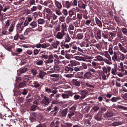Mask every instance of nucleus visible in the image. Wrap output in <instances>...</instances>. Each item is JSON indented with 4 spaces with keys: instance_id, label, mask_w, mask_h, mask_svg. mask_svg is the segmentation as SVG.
<instances>
[{
    "instance_id": "nucleus-1",
    "label": "nucleus",
    "mask_w": 127,
    "mask_h": 127,
    "mask_svg": "<svg viewBox=\"0 0 127 127\" xmlns=\"http://www.w3.org/2000/svg\"><path fill=\"white\" fill-rule=\"evenodd\" d=\"M56 89V90L52 91V90L50 88L47 87H45V92H48V93H52V94H50L49 96L50 98H52V97L54 96L57 93Z\"/></svg>"
},
{
    "instance_id": "nucleus-2",
    "label": "nucleus",
    "mask_w": 127,
    "mask_h": 127,
    "mask_svg": "<svg viewBox=\"0 0 127 127\" xmlns=\"http://www.w3.org/2000/svg\"><path fill=\"white\" fill-rule=\"evenodd\" d=\"M76 110V107L74 106H73L69 108L68 110V113L67 115L69 118H71L72 116L74 115V112Z\"/></svg>"
},
{
    "instance_id": "nucleus-3",
    "label": "nucleus",
    "mask_w": 127,
    "mask_h": 127,
    "mask_svg": "<svg viewBox=\"0 0 127 127\" xmlns=\"http://www.w3.org/2000/svg\"><path fill=\"white\" fill-rule=\"evenodd\" d=\"M73 94L71 91H68L66 93L62 94V96L64 99L68 98H69V96H72Z\"/></svg>"
},
{
    "instance_id": "nucleus-4",
    "label": "nucleus",
    "mask_w": 127,
    "mask_h": 127,
    "mask_svg": "<svg viewBox=\"0 0 127 127\" xmlns=\"http://www.w3.org/2000/svg\"><path fill=\"white\" fill-rule=\"evenodd\" d=\"M23 22L18 23L16 26V30L17 32L20 33L23 30L24 26H22Z\"/></svg>"
},
{
    "instance_id": "nucleus-5",
    "label": "nucleus",
    "mask_w": 127,
    "mask_h": 127,
    "mask_svg": "<svg viewBox=\"0 0 127 127\" xmlns=\"http://www.w3.org/2000/svg\"><path fill=\"white\" fill-rule=\"evenodd\" d=\"M102 116L101 113L99 112L96 115H95L94 118L97 121H100L102 120L103 118Z\"/></svg>"
},
{
    "instance_id": "nucleus-6",
    "label": "nucleus",
    "mask_w": 127,
    "mask_h": 127,
    "mask_svg": "<svg viewBox=\"0 0 127 127\" xmlns=\"http://www.w3.org/2000/svg\"><path fill=\"white\" fill-rule=\"evenodd\" d=\"M54 57L52 55H51L48 56V58L47 60L44 61L45 63L47 64H50L53 63L54 62L53 59Z\"/></svg>"
},
{
    "instance_id": "nucleus-7",
    "label": "nucleus",
    "mask_w": 127,
    "mask_h": 127,
    "mask_svg": "<svg viewBox=\"0 0 127 127\" xmlns=\"http://www.w3.org/2000/svg\"><path fill=\"white\" fill-rule=\"evenodd\" d=\"M60 71V67L58 65H55L54 66V67L51 69V70L49 71L48 72L49 73H58Z\"/></svg>"
},
{
    "instance_id": "nucleus-8",
    "label": "nucleus",
    "mask_w": 127,
    "mask_h": 127,
    "mask_svg": "<svg viewBox=\"0 0 127 127\" xmlns=\"http://www.w3.org/2000/svg\"><path fill=\"white\" fill-rule=\"evenodd\" d=\"M66 33L65 32H58L57 34V38L59 39H61L65 35Z\"/></svg>"
},
{
    "instance_id": "nucleus-9",
    "label": "nucleus",
    "mask_w": 127,
    "mask_h": 127,
    "mask_svg": "<svg viewBox=\"0 0 127 127\" xmlns=\"http://www.w3.org/2000/svg\"><path fill=\"white\" fill-rule=\"evenodd\" d=\"M113 54V55L112 57V60L114 62H115L116 61L119 62L120 61V60L118 58L116 52L114 51Z\"/></svg>"
},
{
    "instance_id": "nucleus-10",
    "label": "nucleus",
    "mask_w": 127,
    "mask_h": 127,
    "mask_svg": "<svg viewBox=\"0 0 127 127\" xmlns=\"http://www.w3.org/2000/svg\"><path fill=\"white\" fill-rule=\"evenodd\" d=\"M78 6L80 8H82L83 9H85L86 5L84 4L82 1L79 0L78 2Z\"/></svg>"
},
{
    "instance_id": "nucleus-11",
    "label": "nucleus",
    "mask_w": 127,
    "mask_h": 127,
    "mask_svg": "<svg viewBox=\"0 0 127 127\" xmlns=\"http://www.w3.org/2000/svg\"><path fill=\"white\" fill-rule=\"evenodd\" d=\"M46 74V73L42 71H41L39 72L38 74L39 78H40L41 79H44V77Z\"/></svg>"
},
{
    "instance_id": "nucleus-12",
    "label": "nucleus",
    "mask_w": 127,
    "mask_h": 127,
    "mask_svg": "<svg viewBox=\"0 0 127 127\" xmlns=\"http://www.w3.org/2000/svg\"><path fill=\"white\" fill-rule=\"evenodd\" d=\"M113 113L112 111H107L104 114V116L105 117H110L113 116Z\"/></svg>"
},
{
    "instance_id": "nucleus-13",
    "label": "nucleus",
    "mask_w": 127,
    "mask_h": 127,
    "mask_svg": "<svg viewBox=\"0 0 127 127\" xmlns=\"http://www.w3.org/2000/svg\"><path fill=\"white\" fill-rule=\"evenodd\" d=\"M91 118H89V119H85L84 121V124L86 126H90L91 125L92 121Z\"/></svg>"
},
{
    "instance_id": "nucleus-14",
    "label": "nucleus",
    "mask_w": 127,
    "mask_h": 127,
    "mask_svg": "<svg viewBox=\"0 0 127 127\" xmlns=\"http://www.w3.org/2000/svg\"><path fill=\"white\" fill-rule=\"evenodd\" d=\"M61 27L62 32H65L67 31V27L65 23H62L61 25Z\"/></svg>"
},
{
    "instance_id": "nucleus-15",
    "label": "nucleus",
    "mask_w": 127,
    "mask_h": 127,
    "mask_svg": "<svg viewBox=\"0 0 127 127\" xmlns=\"http://www.w3.org/2000/svg\"><path fill=\"white\" fill-rule=\"evenodd\" d=\"M85 78L88 79H90L92 78V74L91 73L89 72H87L84 75Z\"/></svg>"
},
{
    "instance_id": "nucleus-16",
    "label": "nucleus",
    "mask_w": 127,
    "mask_h": 127,
    "mask_svg": "<svg viewBox=\"0 0 127 127\" xmlns=\"http://www.w3.org/2000/svg\"><path fill=\"white\" fill-rule=\"evenodd\" d=\"M65 70L68 73H71L74 71V69L73 68L68 66H65Z\"/></svg>"
},
{
    "instance_id": "nucleus-17",
    "label": "nucleus",
    "mask_w": 127,
    "mask_h": 127,
    "mask_svg": "<svg viewBox=\"0 0 127 127\" xmlns=\"http://www.w3.org/2000/svg\"><path fill=\"white\" fill-rule=\"evenodd\" d=\"M55 5L58 9H61L62 8V5L61 3L60 2L58 1L55 0Z\"/></svg>"
},
{
    "instance_id": "nucleus-18",
    "label": "nucleus",
    "mask_w": 127,
    "mask_h": 127,
    "mask_svg": "<svg viewBox=\"0 0 127 127\" xmlns=\"http://www.w3.org/2000/svg\"><path fill=\"white\" fill-rule=\"evenodd\" d=\"M95 20L97 25L99 27L101 28L102 26L101 22L96 17L95 18Z\"/></svg>"
},
{
    "instance_id": "nucleus-19",
    "label": "nucleus",
    "mask_w": 127,
    "mask_h": 127,
    "mask_svg": "<svg viewBox=\"0 0 127 127\" xmlns=\"http://www.w3.org/2000/svg\"><path fill=\"white\" fill-rule=\"evenodd\" d=\"M36 117V114L35 113H32L30 117V119L31 121L33 122L35 120Z\"/></svg>"
},
{
    "instance_id": "nucleus-20",
    "label": "nucleus",
    "mask_w": 127,
    "mask_h": 127,
    "mask_svg": "<svg viewBox=\"0 0 127 127\" xmlns=\"http://www.w3.org/2000/svg\"><path fill=\"white\" fill-rule=\"evenodd\" d=\"M75 27H78L80 26V20L77 19L73 23Z\"/></svg>"
},
{
    "instance_id": "nucleus-21",
    "label": "nucleus",
    "mask_w": 127,
    "mask_h": 127,
    "mask_svg": "<svg viewBox=\"0 0 127 127\" xmlns=\"http://www.w3.org/2000/svg\"><path fill=\"white\" fill-rule=\"evenodd\" d=\"M73 84L79 87L80 86V81H77L76 79H74L72 81Z\"/></svg>"
},
{
    "instance_id": "nucleus-22",
    "label": "nucleus",
    "mask_w": 127,
    "mask_h": 127,
    "mask_svg": "<svg viewBox=\"0 0 127 127\" xmlns=\"http://www.w3.org/2000/svg\"><path fill=\"white\" fill-rule=\"evenodd\" d=\"M49 100V99L48 97H47L46 96H44V99L42 100L41 103H49L50 102Z\"/></svg>"
},
{
    "instance_id": "nucleus-23",
    "label": "nucleus",
    "mask_w": 127,
    "mask_h": 127,
    "mask_svg": "<svg viewBox=\"0 0 127 127\" xmlns=\"http://www.w3.org/2000/svg\"><path fill=\"white\" fill-rule=\"evenodd\" d=\"M33 85L32 86H33L35 88H37L39 87L40 85V84L38 82L34 81L33 83Z\"/></svg>"
},
{
    "instance_id": "nucleus-24",
    "label": "nucleus",
    "mask_w": 127,
    "mask_h": 127,
    "mask_svg": "<svg viewBox=\"0 0 127 127\" xmlns=\"http://www.w3.org/2000/svg\"><path fill=\"white\" fill-rule=\"evenodd\" d=\"M113 46L111 45H109L108 48V52L110 55H112L114 54V52L113 50Z\"/></svg>"
},
{
    "instance_id": "nucleus-25",
    "label": "nucleus",
    "mask_w": 127,
    "mask_h": 127,
    "mask_svg": "<svg viewBox=\"0 0 127 127\" xmlns=\"http://www.w3.org/2000/svg\"><path fill=\"white\" fill-rule=\"evenodd\" d=\"M74 58L78 61H81L82 60L84 61H85V60L84 57H79L78 56H76L74 57Z\"/></svg>"
},
{
    "instance_id": "nucleus-26",
    "label": "nucleus",
    "mask_w": 127,
    "mask_h": 127,
    "mask_svg": "<svg viewBox=\"0 0 127 127\" xmlns=\"http://www.w3.org/2000/svg\"><path fill=\"white\" fill-rule=\"evenodd\" d=\"M118 45L119 47V50L120 51L125 53H126V51L125 50V48L123 47L121 43H119Z\"/></svg>"
},
{
    "instance_id": "nucleus-27",
    "label": "nucleus",
    "mask_w": 127,
    "mask_h": 127,
    "mask_svg": "<svg viewBox=\"0 0 127 127\" xmlns=\"http://www.w3.org/2000/svg\"><path fill=\"white\" fill-rule=\"evenodd\" d=\"M29 25L31 28H33L37 26V24L36 22L33 21L30 23Z\"/></svg>"
},
{
    "instance_id": "nucleus-28",
    "label": "nucleus",
    "mask_w": 127,
    "mask_h": 127,
    "mask_svg": "<svg viewBox=\"0 0 127 127\" xmlns=\"http://www.w3.org/2000/svg\"><path fill=\"white\" fill-rule=\"evenodd\" d=\"M15 26V23L14 22L12 23L10 26L8 30V31L10 32H12L13 31Z\"/></svg>"
},
{
    "instance_id": "nucleus-29",
    "label": "nucleus",
    "mask_w": 127,
    "mask_h": 127,
    "mask_svg": "<svg viewBox=\"0 0 127 127\" xmlns=\"http://www.w3.org/2000/svg\"><path fill=\"white\" fill-rule=\"evenodd\" d=\"M116 68H117L115 66L112 68L111 69V73L114 75H116L117 74Z\"/></svg>"
},
{
    "instance_id": "nucleus-30",
    "label": "nucleus",
    "mask_w": 127,
    "mask_h": 127,
    "mask_svg": "<svg viewBox=\"0 0 127 127\" xmlns=\"http://www.w3.org/2000/svg\"><path fill=\"white\" fill-rule=\"evenodd\" d=\"M102 79L104 80H106L107 78V77L109 75L108 74H104V73H101Z\"/></svg>"
},
{
    "instance_id": "nucleus-31",
    "label": "nucleus",
    "mask_w": 127,
    "mask_h": 127,
    "mask_svg": "<svg viewBox=\"0 0 127 127\" xmlns=\"http://www.w3.org/2000/svg\"><path fill=\"white\" fill-rule=\"evenodd\" d=\"M104 56L109 60H111V57L107 51H105L104 52Z\"/></svg>"
},
{
    "instance_id": "nucleus-32",
    "label": "nucleus",
    "mask_w": 127,
    "mask_h": 127,
    "mask_svg": "<svg viewBox=\"0 0 127 127\" xmlns=\"http://www.w3.org/2000/svg\"><path fill=\"white\" fill-rule=\"evenodd\" d=\"M123 123V122H116L113 123L112 124V125L113 126H117L121 125Z\"/></svg>"
},
{
    "instance_id": "nucleus-33",
    "label": "nucleus",
    "mask_w": 127,
    "mask_h": 127,
    "mask_svg": "<svg viewBox=\"0 0 127 127\" xmlns=\"http://www.w3.org/2000/svg\"><path fill=\"white\" fill-rule=\"evenodd\" d=\"M121 99V98L119 97H113L111 98V101L113 102H117L118 100H119Z\"/></svg>"
},
{
    "instance_id": "nucleus-34",
    "label": "nucleus",
    "mask_w": 127,
    "mask_h": 127,
    "mask_svg": "<svg viewBox=\"0 0 127 127\" xmlns=\"http://www.w3.org/2000/svg\"><path fill=\"white\" fill-rule=\"evenodd\" d=\"M95 58L97 59L98 61L100 62L103 61L104 59L102 56L99 55L96 56Z\"/></svg>"
},
{
    "instance_id": "nucleus-35",
    "label": "nucleus",
    "mask_w": 127,
    "mask_h": 127,
    "mask_svg": "<svg viewBox=\"0 0 127 127\" xmlns=\"http://www.w3.org/2000/svg\"><path fill=\"white\" fill-rule=\"evenodd\" d=\"M67 112L68 109L67 108H65L63 109L61 112L62 116L65 117L67 114Z\"/></svg>"
},
{
    "instance_id": "nucleus-36",
    "label": "nucleus",
    "mask_w": 127,
    "mask_h": 127,
    "mask_svg": "<svg viewBox=\"0 0 127 127\" xmlns=\"http://www.w3.org/2000/svg\"><path fill=\"white\" fill-rule=\"evenodd\" d=\"M40 58L42 60H46L48 58V56L45 54H44L40 56Z\"/></svg>"
},
{
    "instance_id": "nucleus-37",
    "label": "nucleus",
    "mask_w": 127,
    "mask_h": 127,
    "mask_svg": "<svg viewBox=\"0 0 127 127\" xmlns=\"http://www.w3.org/2000/svg\"><path fill=\"white\" fill-rule=\"evenodd\" d=\"M29 76L27 75H24L22 76V78L24 82H27L29 80Z\"/></svg>"
},
{
    "instance_id": "nucleus-38",
    "label": "nucleus",
    "mask_w": 127,
    "mask_h": 127,
    "mask_svg": "<svg viewBox=\"0 0 127 127\" xmlns=\"http://www.w3.org/2000/svg\"><path fill=\"white\" fill-rule=\"evenodd\" d=\"M71 5V4L69 1H65V6L67 9L69 8Z\"/></svg>"
},
{
    "instance_id": "nucleus-39",
    "label": "nucleus",
    "mask_w": 127,
    "mask_h": 127,
    "mask_svg": "<svg viewBox=\"0 0 127 127\" xmlns=\"http://www.w3.org/2000/svg\"><path fill=\"white\" fill-rule=\"evenodd\" d=\"M64 39L65 42H68L70 41L71 39L68 35L67 34L64 37Z\"/></svg>"
},
{
    "instance_id": "nucleus-40",
    "label": "nucleus",
    "mask_w": 127,
    "mask_h": 127,
    "mask_svg": "<svg viewBox=\"0 0 127 127\" xmlns=\"http://www.w3.org/2000/svg\"><path fill=\"white\" fill-rule=\"evenodd\" d=\"M83 34V33H78L77 35L76 38L78 39H83L84 37Z\"/></svg>"
},
{
    "instance_id": "nucleus-41",
    "label": "nucleus",
    "mask_w": 127,
    "mask_h": 127,
    "mask_svg": "<svg viewBox=\"0 0 127 127\" xmlns=\"http://www.w3.org/2000/svg\"><path fill=\"white\" fill-rule=\"evenodd\" d=\"M43 64V61L41 60H38L36 63V64L38 65H42Z\"/></svg>"
},
{
    "instance_id": "nucleus-42",
    "label": "nucleus",
    "mask_w": 127,
    "mask_h": 127,
    "mask_svg": "<svg viewBox=\"0 0 127 127\" xmlns=\"http://www.w3.org/2000/svg\"><path fill=\"white\" fill-rule=\"evenodd\" d=\"M37 22L39 24H43L45 22V20L43 19L40 18L37 20Z\"/></svg>"
},
{
    "instance_id": "nucleus-43",
    "label": "nucleus",
    "mask_w": 127,
    "mask_h": 127,
    "mask_svg": "<svg viewBox=\"0 0 127 127\" xmlns=\"http://www.w3.org/2000/svg\"><path fill=\"white\" fill-rule=\"evenodd\" d=\"M30 71L33 76H35L38 73L36 69H32Z\"/></svg>"
},
{
    "instance_id": "nucleus-44",
    "label": "nucleus",
    "mask_w": 127,
    "mask_h": 127,
    "mask_svg": "<svg viewBox=\"0 0 127 127\" xmlns=\"http://www.w3.org/2000/svg\"><path fill=\"white\" fill-rule=\"evenodd\" d=\"M46 12L48 13V15H51L52 12L51 10L49 8H45Z\"/></svg>"
},
{
    "instance_id": "nucleus-45",
    "label": "nucleus",
    "mask_w": 127,
    "mask_h": 127,
    "mask_svg": "<svg viewBox=\"0 0 127 127\" xmlns=\"http://www.w3.org/2000/svg\"><path fill=\"white\" fill-rule=\"evenodd\" d=\"M109 60L108 59H107L106 58H104L103 61L104 62L108 64L111 65L112 64V63L109 61Z\"/></svg>"
},
{
    "instance_id": "nucleus-46",
    "label": "nucleus",
    "mask_w": 127,
    "mask_h": 127,
    "mask_svg": "<svg viewBox=\"0 0 127 127\" xmlns=\"http://www.w3.org/2000/svg\"><path fill=\"white\" fill-rule=\"evenodd\" d=\"M62 13L65 16H67L68 15L67 10L66 9H63L62 10Z\"/></svg>"
},
{
    "instance_id": "nucleus-47",
    "label": "nucleus",
    "mask_w": 127,
    "mask_h": 127,
    "mask_svg": "<svg viewBox=\"0 0 127 127\" xmlns=\"http://www.w3.org/2000/svg\"><path fill=\"white\" fill-rule=\"evenodd\" d=\"M56 14L60 16L61 15H62V14L60 11V10L59 9H57L55 10V12Z\"/></svg>"
},
{
    "instance_id": "nucleus-48",
    "label": "nucleus",
    "mask_w": 127,
    "mask_h": 127,
    "mask_svg": "<svg viewBox=\"0 0 127 127\" xmlns=\"http://www.w3.org/2000/svg\"><path fill=\"white\" fill-rule=\"evenodd\" d=\"M27 70V68L24 67L20 70V72L22 74L26 72Z\"/></svg>"
},
{
    "instance_id": "nucleus-49",
    "label": "nucleus",
    "mask_w": 127,
    "mask_h": 127,
    "mask_svg": "<svg viewBox=\"0 0 127 127\" xmlns=\"http://www.w3.org/2000/svg\"><path fill=\"white\" fill-rule=\"evenodd\" d=\"M77 17L79 20H80L82 19V13H78L77 14Z\"/></svg>"
},
{
    "instance_id": "nucleus-50",
    "label": "nucleus",
    "mask_w": 127,
    "mask_h": 127,
    "mask_svg": "<svg viewBox=\"0 0 127 127\" xmlns=\"http://www.w3.org/2000/svg\"><path fill=\"white\" fill-rule=\"evenodd\" d=\"M70 63L72 66H75L77 64V62L74 60L71 61Z\"/></svg>"
},
{
    "instance_id": "nucleus-51",
    "label": "nucleus",
    "mask_w": 127,
    "mask_h": 127,
    "mask_svg": "<svg viewBox=\"0 0 127 127\" xmlns=\"http://www.w3.org/2000/svg\"><path fill=\"white\" fill-rule=\"evenodd\" d=\"M94 46L96 47L97 49L99 51H101V49L100 45L98 44H96L94 45Z\"/></svg>"
},
{
    "instance_id": "nucleus-52",
    "label": "nucleus",
    "mask_w": 127,
    "mask_h": 127,
    "mask_svg": "<svg viewBox=\"0 0 127 127\" xmlns=\"http://www.w3.org/2000/svg\"><path fill=\"white\" fill-rule=\"evenodd\" d=\"M91 22V19H90L87 20L84 23L88 26H89Z\"/></svg>"
},
{
    "instance_id": "nucleus-53",
    "label": "nucleus",
    "mask_w": 127,
    "mask_h": 127,
    "mask_svg": "<svg viewBox=\"0 0 127 127\" xmlns=\"http://www.w3.org/2000/svg\"><path fill=\"white\" fill-rule=\"evenodd\" d=\"M121 30L123 33L124 34H125V35H127V29L126 28H122Z\"/></svg>"
},
{
    "instance_id": "nucleus-54",
    "label": "nucleus",
    "mask_w": 127,
    "mask_h": 127,
    "mask_svg": "<svg viewBox=\"0 0 127 127\" xmlns=\"http://www.w3.org/2000/svg\"><path fill=\"white\" fill-rule=\"evenodd\" d=\"M97 35L98 38L100 39L101 38V32L100 30H98L97 32Z\"/></svg>"
},
{
    "instance_id": "nucleus-55",
    "label": "nucleus",
    "mask_w": 127,
    "mask_h": 127,
    "mask_svg": "<svg viewBox=\"0 0 127 127\" xmlns=\"http://www.w3.org/2000/svg\"><path fill=\"white\" fill-rule=\"evenodd\" d=\"M37 106L36 105H33L31 106L30 108V110L32 111H35L36 109Z\"/></svg>"
},
{
    "instance_id": "nucleus-56",
    "label": "nucleus",
    "mask_w": 127,
    "mask_h": 127,
    "mask_svg": "<svg viewBox=\"0 0 127 127\" xmlns=\"http://www.w3.org/2000/svg\"><path fill=\"white\" fill-rule=\"evenodd\" d=\"M50 76L52 77L56 78V80H58L59 77V75L55 74L51 75Z\"/></svg>"
},
{
    "instance_id": "nucleus-57",
    "label": "nucleus",
    "mask_w": 127,
    "mask_h": 127,
    "mask_svg": "<svg viewBox=\"0 0 127 127\" xmlns=\"http://www.w3.org/2000/svg\"><path fill=\"white\" fill-rule=\"evenodd\" d=\"M68 14L70 17H72L74 14V12L71 10H69L68 11Z\"/></svg>"
},
{
    "instance_id": "nucleus-58",
    "label": "nucleus",
    "mask_w": 127,
    "mask_h": 127,
    "mask_svg": "<svg viewBox=\"0 0 127 127\" xmlns=\"http://www.w3.org/2000/svg\"><path fill=\"white\" fill-rule=\"evenodd\" d=\"M107 73L109 75L110 74V70H111V67L109 66H107Z\"/></svg>"
},
{
    "instance_id": "nucleus-59",
    "label": "nucleus",
    "mask_w": 127,
    "mask_h": 127,
    "mask_svg": "<svg viewBox=\"0 0 127 127\" xmlns=\"http://www.w3.org/2000/svg\"><path fill=\"white\" fill-rule=\"evenodd\" d=\"M25 85V84L24 82L20 83L19 84V88L23 87Z\"/></svg>"
},
{
    "instance_id": "nucleus-60",
    "label": "nucleus",
    "mask_w": 127,
    "mask_h": 127,
    "mask_svg": "<svg viewBox=\"0 0 127 127\" xmlns=\"http://www.w3.org/2000/svg\"><path fill=\"white\" fill-rule=\"evenodd\" d=\"M47 41L50 43L53 42V41H54V39L52 37H50L48 38L47 40Z\"/></svg>"
},
{
    "instance_id": "nucleus-61",
    "label": "nucleus",
    "mask_w": 127,
    "mask_h": 127,
    "mask_svg": "<svg viewBox=\"0 0 127 127\" xmlns=\"http://www.w3.org/2000/svg\"><path fill=\"white\" fill-rule=\"evenodd\" d=\"M83 46L85 47H87L89 46V44L88 43H86L85 41H83L82 43Z\"/></svg>"
},
{
    "instance_id": "nucleus-62",
    "label": "nucleus",
    "mask_w": 127,
    "mask_h": 127,
    "mask_svg": "<svg viewBox=\"0 0 127 127\" xmlns=\"http://www.w3.org/2000/svg\"><path fill=\"white\" fill-rule=\"evenodd\" d=\"M51 15L46 14V18L48 20V21H47V22L48 21H50L51 20L52 17Z\"/></svg>"
},
{
    "instance_id": "nucleus-63",
    "label": "nucleus",
    "mask_w": 127,
    "mask_h": 127,
    "mask_svg": "<svg viewBox=\"0 0 127 127\" xmlns=\"http://www.w3.org/2000/svg\"><path fill=\"white\" fill-rule=\"evenodd\" d=\"M39 51V50L36 49L34 50L33 51L34 55L35 56L37 55L38 54Z\"/></svg>"
},
{
    "instance_id": "nucleus-64",
    "label": "nucleus",
    "mask_w": 127,
    "mask_h": 127,
    "mask_svg": "<svg viewBox=\"0 0 127 127\" xmlns=\"http://www.w3.org/2000/svg\"><path fill=\"white\" fill-rule=\"evenodd\" d=\"M72 21V19L68 17H67L66 19V23L68 24L69 23L71 22Z\"/></svg>"
}]
</instances>
